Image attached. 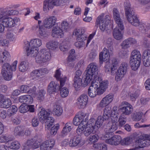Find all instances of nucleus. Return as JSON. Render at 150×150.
Segmentation results:
<instances>
[{
  "instance_id": "obj_44",
  "label": "nucleus",
  "mask_w": 150,
  "mask_h": 150,
  "mask_svg": "<svg viewBox=\"0 0 150 150\" xmlns=\"http://www.w3.org/2000/svg\"><path fill=\"white\" fill-rule=\"evenodd\" d=\"M74 86L76 90H79L81 86V78H74Z\"/></svg>"
},
{
  "instance_id": "obj_37",
  "label": "nucleus",
  "mask_w": 150,
  "mask_h": 150,
  "mask_svg": "<svg viewBox=\"0 0 150 150\" xmlns=\"http://www.w3.org/2000/svg\"><path fill=\"white\" fill-rule=\"evenodd\" d=\"M63 112L62 107L59 105H56L54 106L53 113L57 116H60Z\"/></svg>"
},
{
  "instance_id": "obj_49",
  "label": "nucleus",
  "mask_w": 150,
  "mask_h": 150,
  "mask_svg": "<svg viewBox=\"0 0 150 150\" xmlns=\"http://www.w3.org/2000/svg\"><path fill=\"white\" fill-rule=\"evenodd\" d=\"M60 87L59 89L60 91L61 96L62 98H65L68 95L69 91L68 89L66 87H64L62 88Z\"/></svg>"
},
{
  "instance_id": "obj_46",
  "label": "nucleus",
  "mask_w": 150,
  "mask_h": 150,
  "mask_svg": "<svg viewBox=\"0 0 150 150\" xmlns=\"http://www.w3.org/2000/svg\"><path fill=\"white\" fill-rule=\"evenodd\" d=\"M23 129L21 127L18 126L16 127L13 131V134L16 136H20L23 135Z\"/></svg>"
},
{
  "instance_id": "obj_5",
  "label": "nucleus",
  "mask_w": 150,
  "mask_h": 150,
  "mask_svg": "<svg viewBox=\"0 0 150 150\" xmlns=\"http://www.w3.org/2000/svg\"><path fill=\"white\" fill-rule=\"evenodd\" d=\"M104 14L102 13L99 15L97 18L96 22V26L98 27L99 25L100 29L102 32H104L105 30L107 24L110 21L108 16H106L104 20Z\"/></svg>"
},
{
  "instance_id": "obj_51",
  "label": "nucleus",
  "mask_w": 150,
  "mask_h": 150,
  "mask_svg": "<svg viewBox=\"0 0 150 150\" xmlns=\"http://www.w3.org/2000/svg\"><path fill=\"white\" fill-rule=\"evenodd\" d=\"M20 147V144L19 143L16 141L12 142L8 146V148L14 149H19Z\"/></svg>"
},
{
  "instance_id": "obj_35",
  "label": "nucleus",
  "mask_w": 150,
  "mask_h": 150,
  "mask_svg": "<svg viewBox=\"0 0 150 150\" xmlns=\"http://www.w3.org/2000/svg\"><path fill=\"white\" fill-rule=\"evenodd\" d=\"M72 128V125L71 122H69L66 123L62 131V136L63 137L66 136L71 130Z\"/></svg>"
},
{
  "instance_id": "obj_8",
  "label": "nucleus",
  "mask_w": 150,
  "mask_h": 150,
  "mask_svg": "<svg viewBox=\"0 0 150 150\" xmlns=\"http://www.w3.org/2000/svg\"><path fill=\"white\" fill-rule=\"evenodd\" d=\"M128 67V64L126 62H123L121 64L117 71L115 77L116 81H119L124 77L127 72Z\"/></svg>"
},
{
  "instance_id": "obj_31",
  "label": "nucleus",
  "mask_w": 150,
  "mask_h": 150,
  "mask_svg": "<svg viewBox=\"0 0 150 150\" xmlns=\"http://www.w3.org/2000/svg\"><path fill=\"white\" fill-rule=\"evenodd\" d=\"M46 28L43 25H39L38 29V35L40 38H47L48 36V33Z\"/></svg>"
},
{
  "instance_id": "obj_54",
  "label": "nucleus",
  "mask_w": 150,
  "mask_h": 150,
  "mask_svg": "<svg viewBox=\"0 0 150 150\" xmlns=\"http://www.w3.org/2000/svg\"><path fill=\"white\" fill-rule=\"evenodd\" d=\"M68 43V42L67 41L62 42L60 45L59 48L60 50L63 52L67 51L69 49L67 45Z\"/></svg>"
},
{
  "instance_id": "obj_58",
  "label": "nucleus",
  "mask_w": 150,
  "mask_h": 150,
  "mask_svg": "<svg viewBox=\"0 0 150 150\" xmlns=\"http://www.w3.org/2000/svg\"><path fill=\"white\" fill-rule=\"evenodd\" d=\"M59 128V125L57 124L52 127L50 129V133L52 135H55L57 132L58 129Z\"/></svg>"
},
{
  "instance_id": "obj_10",
  "label": "nucleus",
  "mask_w": 150,
  "mask_h": 150,
  "mask_svg": "<svg viewBox=\"0 0 150 150\" xmlns=\"http://www.w3.org/2000/svg\"><path fill=\"white\" fill-rule=\"evenodd\" d=\"M62 0H45L43 3V10L47 11L54 6H59Z\"/></svg>"
},
{
  "instance_id": "obj_20",
  "label": "nucleus",
  "mask_w": 150,
  "mask_h": 150,
  "mask_svg": "<svg viewBox=\"0 0 150 150\" xmlns=\"http://www.w3.org/2000/svg\"><path fill=\"white\" fill-rule=\"evenodd\" d=\"M94 83H98V87L100 90L102 91V94H103L105 91L106 89L108 87V82L107 81H102L101 79L99 77H97L96 79L94 81H93Z\"/></svg>"
},
{
  "instance_id": "obj_3",
  "label": "nucleus",
  "mask_w": 150,
  "mask_h": 150,
  "mask_svg": "<svg viewBox=\"0 0 150 150\" xmlns=\"http://www.w3.org/2000/svg\"><path fill=\"white\" fill-rule=\"evenodd\" d=\"M107 47L108 49L104 47L103 50L99 54V59L100 63H102L103 61H107L109 59V50L112 51L113 50V42L110 38H108L106 42Z\"/></svg>"
},
{
  "instance_id": "obj_7",
  "label": "nucleus",
  "mask_w": 150,
  "mask_h": 150,
  "mask_svg": "<svg viewBox=\"0 0 150 150\" xmlns=\"http://www.w3.org/2000/svg\"><path fill=\"white\" fill-rule=\"evenodd\" d=\"M98 67L96 63L92 62L89 64L86 70V74L94 79L98 77Z\"/></svg>"
},
{
  "instance_id": "obj_14",
  "label": "nucleus",
  "mask_w": 150,
  "mask_h": 150,
  "mask_svg": "<svg viewBox=\"0 0 150 150\" xmlns=\"http://www.w3.org/2000/svg\"><path fill=\"white\" fill-rule=\"evenodd\" d=\"M111 125L108 124L106 127L105 128V134L103 135V137L104 138H109L112 135V132L116 130L117 127L115 124H112Z\"/></svg>"
},
{
  "instance_id": "obj_64",
  "label": "nucleus",
  "mask_w": 150,
  "mask_h": 150,
  "mask_svg": "<svg viewBox=\"0 0 150 150\" xmlns=\"http://www.w3.org/2000/svg\"><path fill=\"white\" fill-rule=\"evenodd\" d=\"M142 31L144 33H146L147 32H148L147 36L150 38V23H147L146 25L144 27V29H142Z\"/></svg>"
},
{
  "instance_id": "obj_45",
  "label": "nucleus",
  "mask_w": 150,
  "mask_h": 150,
  "mask_svg": "<svg viewBox=\"0 0 150 150\" xmlns=\"http://www.w3.org/2000/svg\"><path fill=\"white\" fill-rule=\"evenodd\" d=\"M28 68V62L26 61H23L21 62L19 68L20 71L24 72L27 70Z\"/></svg>"
},
{
  "instance_id": "obj_4",
  "label": "nucleus",
  "mask_w": 150,
  "mask_h": 150,
  "mask_svg": "<svg viewBox=\"0 0 150 150\" xmlns=\"http://www.w3.org/2000/svg\"><path fill=\"white\" fill-rule=\"evenodd\" d=\"M42 45V41L39 39L35 38L31 40L28 44V47H26L25 48L27 55H32L34 52H38L37 47Z\"/></svg>"
},
{
  "instance_id": "obj_26",
  "label": "nucleus",
  "mask_w": 150,
  "mask_h": 150,
  "mask_svg": "<svg viewBox=\"0 0 150 150\" xmlns=\"http://www.w3.org/2000/svg\"><path fill=\"white\" fill-rule=\"evenodd\" d=\"M52 35L53 37L61 38L64 35L63 30H62L60 27L55 26L52 29Z\"/></svg>"
},
{
  "instance_id": "obj_9",
  "label": "nucleus",
  "mask_w": 150,
  "mask_h": 150,
  "mask_svg": "<svg viewBox=\"0 0 150 150\" xmlns=\"http://www.w3.org/2000/svg\"><path fill=\"white\" fill-rule=\"evenodd\" d=\"M99 85L97 83H94L93 81L91 83V86L89 87L88 91V95L91 98H94L97 95H99L102 94L103 91L100 90L98 88V86Z\"/></svg>"
},
{
  "instance_id": "obj_40",
  "label": "nucleus",
  "mask_w": 150,
  "mask_h": 150,
  "mask_svg": "<svg viewBox=\"0 0 150 150\" xmlns=\"http://www.w3.org/2000/svg\"><path fill=\"white\" fill-rule=\"evenodd\" d=\"M94 127L95 126L92 125L88 126L86 125L83 128V134L85 136H88L92 133L93 132Z\"/></svg>"
},
{
  "instance_id": "obj_6",
  "label": "nucleus",
  "mask_w": 150,
  "mask_h": 150,
  "mask_svg": "<svg viewBox=\"0 0 150 150\" xmlns=\"http://www.w3.org/2000/svg\"><path fill=\"white\" fill-rule=\"evenodd\" d=\"M1 74L4 79L6 80H10L12 77V73L11 70V66L8 63H4L2 67Z\"/></svg>"
},
{
  "instance_id": "obj_43",
  "label": "nucleus",
  "mask_w": 150,
  "mask_h": 150,
  "mask_svg": "<svg viewBox=\"0 0 150 150\" xmlns=\"http://www.w3.org/2000/svg\"><path fill=\"white\" fill-rule=\"evenodd\" d=\"M76 116L82 122L86 121L87 122L88 119V114L81 111L79 112Z\"/></svg>"
},
{
  "instance_id": "obj_34",
  "label": "nucleus",
  "mask_w": 150,
  "mask_h": 150,
  "mask_svg": "<svg viewBox=\"0 0 150 150\" xmlns=\"http://www.w3.org/2000/svg\"><path fill=\"white\" fill-rule=\"evenodd\" d=\"M118 66V62L116 59L115 58L113 59L112 60L110 74L113 75H114L115 74H116V70Z\"/></svg>"
},
{
  "instance_id": "obj_2",
  "label": "nucleus",
  "mask_w": 150,
  "mask_h": 150,
  "mask_svg": "<svg viewBox=\"0 0 150 150\" xmlns=\"http://www.w3.org/2000/svg\"><path fill=\"white\" fill-rule=\"evenodd\" d=\"M31 55L35 58V62L37 63H44L49 61L51 59L50 53L45 49L34 52Z\"/></svg>"
},
{
  "instance_id": "obj_13",
  "label": "nucleus",
  "mask_w": 150,
  "mask_h": 150,
  "mask_svg": "<svg viewBox=\"0 0 150 150\" xmlns=\"http://www.w3.org/2000/svg\"><path fill=\"white\" fill-rule=\"evenodd\" d=\"M120 106L122 107L120 110L123 115H129L131 113L133 110L132 107L129 103L125 101L123 102Z\"/></svg>"
},
{
  "instance_id": "obj_32",
  "label": "nucleus",
  "mask_w": 150,
  "mask_h": 150,
  "mask_svg": "<svg viewBox=\"0 0 150 150\" xmlns=\"http://www.w3.org/2000/svg\"><path fill=\"white\" fill-rule=\"evenodd\" d=\"M81 141V138L80 136L74 137L71 139L69 143L70 146L74 147L79 145Z\"/></svg>"
},
{
  "instance_id": "obj_39",
  "label": "nucleus",
  "mask_w": 150,
  "mask_h": 150,
  "mask_svg": "<svg viewBox=\"0 0 150 150\" xmlns=\"http://www.w3.org/2000/svg\"><path fill=\"white\" fill-rule=\"evenodd\" d=\"M95 80V79L86 74V77L81 79V86L84 87L86 86L91 82L92 83Z\"/></svg>"
},
{
  "instance_id": "obj_60",
  "label": "nucleus",
  "mask_w": 150,
  "mask_h": 150,
  "mask_svg": "<svg viewBox=\"0 0 150 150\" xmlns=\"http://www.w3.org/2000/svg\"><path fill=\"white\" fill-rule=\"evenodd\" d=\"M7 38L11 41H13L16 39V35L11 32H8L6 35Z\"/></svg>"
},
{
  "instance_id": "obj_18",
  "label": "nucleus",
  "mask_w": 150,
  "mask_h": 150,
  "mask_svg": "<svg viewBox=\"0 0 150 150\" xmlns=\"http://www.w3.org/2000/svg\"><path fill=\"white\" fill-rule=\"evenodd\" d=\"M85 30L84 28H81L79 29H76L73 32V34H75L77 40H80V39L86 40L87 36L84 33Z\"/></svg>"
},
{
  "instance_id": "obj_55",
  "label": "nucleus",
  "mask_w": 150,
  "mask_h": 150,
  "mask_svg": "<svg viewBox=\"0 0 150 150\" xmlns=\"http://www.w3.org/2000/svg\"><path fill=\"white\" fill-rule=\"evenodd\" d=\"M28 105L23 104L19 107L18 110L19 112L22 113H25L28 111Z\"/></svg>"
},
{
  "instance_id": "obj_57",
  "label": "nucleus",
  "mask_w": 150,
  "mask_h": 150,
  "mask_svg": "<svg viewBox=\"0 0 150 150\" xmlns=\"http://www.w3.org/2000/svg\"><path fill=\"white\" fill-rule=\"evenodd\" d=\"M80 39V40H77L78 42H76L75 44L76 47L79 48L84 47L86 44L85 42H84L86 40H83L82 39Z\"/></svg>"
},
{
  "instance_id": "obj_12",
  "label": "nucleus",
  "mask_w": 150,
  "mask_h": 150,
  "mask_svg": "<svg viewBox=\"0 0 150 150\" xmlns=\"http://www.w3.org/2000/svg\"><path fill=\"white\" fill-rule=\"evenodd\" d=\"M57 21V18L54 16L47 17L43 21V25L45 28L50 29L54 26Z\"/></svg>"
},
{
  "instance_id": "obj_52",
  "label": "nucleus",
  "mask_w": 150,
  "mask_h": 150,
  "mask_svg": "<svg viewBox=\"0 0 150 150\" xmlns=\"http://www.w3.org/2000/svg\"><path fill=\"white\" fill-rule=\"evenodd\" d=\"M93 146L98 150H107V146L103 143L95 144H93Z\"/></svg>"
},
{
  "instance_id": "obj_28",
  "label": "nucleus",
  "mask_w": 150,
  "mask_h": 150,
  "mask_svg": "<svg viewBox=\"0 0 150 150\" xmlns=\"http://www.w3.org/2000/svg\"><path fill=\"white\" fill-rule=\"evenodd\" d=\"M78 103L81 107L83 108L86 106L88 101V97L86 95L83 94L78 98Z\"/></svg>"
},
{
  "instance_id": "obj_59",
  "label": "nucleus",
  "mask_w": 150,
  "mask_h": 150,
  "mask_svg": "<svg viewBox=\"0 0 150 150\" xmlns=\"http://www.w3.org/2000/svg\"><path fill=\"white\" fill-rule=\"evenodd\" d=\"M126 122V118L123 115H121L119 119V124L120 126L122 127Z\"/></svg>"
},
{
  "instance_id": "obj_23",
  "label": "nucleus",
  "mask_w": 150,
  "mask_h": 150,
  "mask_svg": "<svg viewBox=\"0 0 150 150\" xmlns=\"http://www.w3.org/2000/svg\"><path fill=\"white\" fill-rule=\"evenodd\" d=\"M143 62L144 65L148 67L150 66V50H145L143 54Z\"/></svg>"
},
{
  "instance_id": "obj_61",
  "label": "nucleus",
  "mask_w": 150,
  "mask_h": 150,
  "mask_svg": "<svg viewBox=\"0 0 150 150\" xmlns=\"http://www.w3.org/2000/svg\"><path fill=\"white\" fill-rule=\"evenodd\" d=\"M132 141V138L129 137L124 138L122 140V144L124 145H127L130 144Z\"/></svg>"
},
{
  "instance_id": "obj_42",
  "label": "nucleus",
  "mask_w": 150,
  "mask_h": 150,
  "mask_svg": "<svg viewBox=\"0 0 150 150\" xmlns=\"http://www.w3.org/2000/svg\"><path fill=\"white\" fill-rule=\"evenodd\" d=\"M138 61H136L135 62L134 61L130 60V65L131 69L134 70H136L139 67L141 62Z\"/></svg>"
},
{
  "instance_id": "obj_36",
  "label": "nucleus",
  "mask_w": 150,
  "mask_h": 150,
  "mask_svg": "<svg viewBox=\"0 0 150 150\" xmlns=\"http://www.w3.org/2000/svg\"><path fill=\"white\" fill-rule=\"evenodd\" d=\"M141 55L140 52L137 50H134L132 52L130 60L135 61L134 59H137V61L139 60V61L141 62Z\"/></svg>"
},
{
  "instance_id": "obj_24",
  "label": "nucleus",
  "mask_w": 150,
  "mask_h": 150,
  "mask_svg": "<svg viewBox=\"0 0 150 150\" xmlns=\"http://www.w3.org/2000/svg\"><path fill=\"white\" fill-rule=\"evenodd\" d=\"M59 88H60L59 85L52 81L50 82L48 86L47 91L49 94H52L53 93L56 92Z\"/></svg>"
},
{
  "instance_id": "obj_30",
  "label": "nucleus",
  "mask_w": 150,
  "mask_h": 150,
  "mask_svg": "<svg viewBox=\"0 0 150 150\" xmlns=\"http://www.w3.org/2000/svg\"><path fill=\"white\" fill-rule=\"evenodd\" d=\"M127 19L132 25L134 26H137L140 25V22L136 14Z\"/></svg>"
},
{
  "instance_id": "obj_17",
  "label": "nucleus",
  "mask_w": 150,
  "mask_h": 150,
  "mask_svg": "<svg viewBox=\"0 0 150 150\" xmlns=\"http://www.w3.org/2000/svg\"><path fill=\"white\" fill-rule=\"evenodd\" d=\"M124 10L127 19L132 16L135 13L131 7V5L128 0H126L124 3Z\"/></svg>"
},
{
  "instance_id": "obj_1",
  "label": "nucleus",
  "mask_w": 150,
  "mask_h": 150,
  "mask_svg": "<svg viewBox=\"0 0 150 150\" xmlns=\"http://www.w3.org/2000/svg\"><path fill=\"white\" fill-rule=\"evenodd\" d=\"M15 10L11 9L10 8H0V21L6 27L11 28L14 27L20 22V19L17 17L13 18L8 16L16 14Z\"/></svg>"
},
{
  "instance_id": "obj_48",
  "label": "nucleus",
  "mask_w": 150,
  "mask_h": 150,
  "mask_svg": "<svg viewBox=\"0 0 150 150\" xmlns=\"http://www.w3.org/2000/svg\"><path fill=\"white\" fill-rule=\"evenodd\" d=\"M111 115V109L105 108L104 110V113L102 117L104 120H106L109 118Z\"/></svg>"
},
{
  "instance_id": "obj_56",
  "label": "nucleus",
  "mask_w": 150,
  "mask_h": 150,
  "mask_svg": "<svg viewBox=\"0 0 150 150\" xmlns=\"http://www.w3.org/2000/svg\"><path fill=\"white\" fill-rule=\"evenodd\" d=\"M105 120H104L103 117L101 116H99L95 123V127H96L98 128L100 127V126L102 125L103 122Z\"/></svg>"
},
{
  "instance_id": "obj_16",
  "label": "nucleus",
  "mask_w": 150,
  "mask_h": 150,
  "mask_svg": "<svg viewBox=\"0 0 150 150\" xmlns=\"http://www.w3.org/2000/svg\"><path fill=\"white\" fill-rule=\"evenodd\" d=\"M150 142L149 139H146L143 136H140L135 142L136 148H143L150 145Z\"/></svg>"
},
{
  "instance_id": "obj_11",
  "label": "nucleus",
  "mask_w": 150,
  "mask_h": 150,
  "mask_svg": "<svg viewBox=\"0 0 150 150\" xmlns=\"http://www.w3.org/2000/svg\"><path fill=\"white\" fill-rule=\"evenodd\" d=\"M73 124L76 126L78 125L76 130V133L78 134L81 133L83 131V128L87 124L86 121H83L77 116H75L73 121Z\"/></svg>"
},
{
  "instance_id": "obj_29",
  "label": "nucleus",
  "mask_w": 150,
  "mask_h": 150,
  "mask_svg": "<svg viewBox=\"0 0 150 150\" xmlns=\"http://www.w3.org/2000/svg\"><path fill=\"white\" fill-rule=\"evenodd\" d=\"M124 29L121 30L120 27L117 25L113 32V35L114 38L117 40H120L122 38V31Z\"/></svg>"
},
{
  "instance_id": "obj_19",
  "label": "nucleus",
  "mask_w": 150,
  "mask_h": 150,
  "mask_svg": "<svg viewBox=\"0 0 150 150\" xmlns=\"http://www.w3.org/2000/svg\"><path fill=\"white\" fill-rule=\"evenodd\" d=\"M50 113L44 109H41V110L38 114L40 121L42 123H44L45 120L48 119L49 117H51L50 116Z\"/></svg>"
},
{
  "instance_id": "obj_41",
  "label": "nucleus",
  "mask_w": 150,
  "mask_h": 150,
  "mask_svg": "<svg viewBox=\"0 0 150 150\" xmlns=\"http://www.w3.org/2000/svg\"><path fill=\"white\" fill-rule=\"evenodd\" d=\"M59 45L58 42L54 40H51L47 42L46 47L49 49L54 50L57 48Z\"/></svg>"
},
{
  "instance_id": "obj_22",
  "label": "nucleus",
  "mask_w": 150,
  "mask_h": 150,
  "mask_svg": "<svg viewBox=\"0 0 150 150\" xmlns=\"http://www.w3.org/2000/svg\"><path fill=\"white\" fill-rule=\"evenodd\" d=\"M19 102L25 105H29L33 102V98L30 95H26L20 96L18 99Z\"/></svg>"
},
{
  "instance_id": "obj_25",
  "label": "nucleus",
  "mask_w": 150,
  "mask_h": 150,
  "mask_svg": "<svg viewBox=\"0 0 150 150\" xmlns=\"http://www.w3.org/2000/svg\"><path fill=\"white\" fill-rule=\"evenodd\" d=\"M113 96L112 95H108L103 98L99 103V106L104 108L108 105L112 101Z\"/></svg>"
},
{
  "instance_id": "obj_53",
  "label": "nucleus",
  "mask_w": 150,
  "mask_h": 150,
  "mask_svg": "<svg viewBox=\"0 0 150 150\" xmlns=\"http://www.w3.org/2000/svg\"><path fill=\"white\" fill-rule=\"evenodd\" d=\"M45 94V91L42 89L39 90L37 97V99L40 101L43 100L44 98V96Z\"/></svg>"
},
{
  "instance_id": "obj_27",
  "label": "nucleus",
  "mask_w": 150,
  "mask_h": 150,
  "mask_svg": "<svg viewBox=\"0 0 150 150\" xmlns=\"http://www.w3.org/2000/svg\"><path fill=\"white\" fill-rule=\"evenodd\" d=\"M41 141L40 139L36 140L35 138L28 140L27 142L28 145L31 148L36 149L39 147L40 145Z\"/></svg>"
},
{
  "instance_id": "obj_33",
  "label": "nucleus",
  "mask_w": 150,
  "mask_h": 150,
  "mask_svg": "<svg viewBox=\"0 0 150 150\" xmlns=\"http://www.w3.org/2000/svg\"><path fill=\"white\" fill-rule=\"evenodd\" d=\"M10 56L9 52L7 51H4L1 54H0V62L3 63L10 60Z\"/></svg>"
},
{
  "instance_id": "obj_15",
  "label": "nucleus",
  "mask_w": 150,
  "mask_h": 150,
  "mask_svg": "<svg viewBox=\"0 0 150 150\" xmlns=\"http://www.w3.org/2000/svg\"><path fill=\"white\" fill-rule=\"evenodd\" d=\"M112 12L114 19L118 27H120L121 30L124 29L123 22L120 18V13L118 10L115 8H114L113 9Z\"/></svg>"
},
{
  "instance_id": "obj_62",
  "label": "nucleus",
  "mask_w": 150,
  "mask_h": 150,
  "mask_svg": "<svg viewBox=\"0 0 150 150\" xmlns=\"http://www.w3.org/2000/svg\"><path fill=\"white\" fill-rule=\"evenodd\" d=\"M30 76L33 80H38L40 78L36 70H34L31 72Z\"/></svg>"
},
{
  "instance_id": "obj_21",
  "label": "nucleus",
  "mask_w": 150,
  "mask_h": 150,
  "mask_svg": "<svg viewBox=\"0 0 150 150\" xmlns=\"http://www.w3.org/2000/svg\"><path fill=\"white\" fill-rule=\"evenodd\" d=\"M106 138L105 139L106 143L115 145L119 144L122 140L121 137L118 135H115L110 139Z\"/></svg>"
},
{
  "instance_id": "obj_63",
  "label": "nucleus",
  "mask_w": 150,
  "mask_h": 150,
  "mask_svg": "<svg viewBox=\"0 0 150 150\" xmlns=\"http://www.w3.org/2000/svg\"><path fill=\"white\" fill-rule=\"evenodd\" d=\"M76 59L75 56H71V55H69L67 57V65L70 66H73V64L72 63V62L74 61Z\"/></svg>"
},
{
  "instance_id": "obj_47",
  "label": "nucleus",
  "mask_w": 150,
  "mask_h": 150,
  "mask_svg": "<svg viewBox=\"0 0 150 150\" xmlns=\"http://www.w3.org/2000/svg\"><path fill=\"white\" fill-rule=\"evenodd\" d=\"M54 121V119L53 117H49L48 119L45 120V128L48 129L52 125Z\"/></svg>"
},
{
  "instance_id": "obj_50",
  "label": "nucleus",
  "mask_w": 150,
  "mask_h": 150,
  "mask_svg": "<svg viewBox=\"0 0 150 150\" xmlns=\"http://www.w3.org/2000/svg\"><path fill=\"white\" fill-rule=\"evenodd\" d=\"M49 142L48 141L43 142L40 146V150H50Z\"/></svg>"
},
{
  "instance_id": "obj_38",
  "label": "nucleus",
  "mask_w": 150,
  "mask_h": 150,
  "mask_svg": "<svg viewBox=\"0 0 150 150\" xmlns=\"http://www.w3.org/2000/svg\"><path fill=\"white\" fill-rule=\"evenodd\" d=\"M11 104V101L9 99H3L0 101V107L8 108Z\"/></svg>"
}]
</instances>
